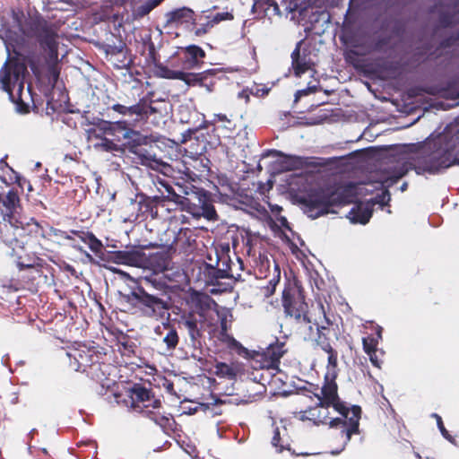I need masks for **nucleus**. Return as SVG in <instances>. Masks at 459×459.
Masks as SVG:
<instances>
[{
    "instance_id": "obj_1",
    "label": "nucleus",
    "mask_w": 459,
    "mask_h": 459,
    "mask_svg": "<svg viewBox=\"0 0 459 459\" xmlns=\"http://www.w3.org/2000/svg\"><path fill=\"white\" fill-rule=\"evenodd\" d=\"M456 139L454 137L446 146H441L442 143L446 142V135L437 139L431 134L420 143V151L413 157L398 163L386 173L381 181L384 189L371 199V204H378L381 208L388 205L391 201L388 189L406 176L410 170H414L417 175H437L454 166L455 160H453L449 152L455 146Z\"/></svg>"
},
{
    "instance_id": "obj_2",
    "label": "nucleus",
    "mask_w": 459,
    "mask_h": 459,
    "mask_svg": "<svg viewBox=\"0 0 459 459\" xmlns=\"http://www.w3.org/2000/svg\"><path fill=\"white\" fill-rule=\"evenodd\" d=\"M433 36L438 41L434 46L431 41L422 45L421 54L428 60H436L450 53L455 47H459V0H454L451 10H439Z\"/></svg>"
},
{
    "instance_id": "obj_3",
    "label": "nucleus",
    "mask_w": 459,
    "mask_h": 459,
    "mask_svg": "<svg viewBox=\"0 0 459 459\" xmlns=\"http://www.w3.org/2000/svg\"><path fill=\"white\" fill-rule=\"evenodd\" d=\"M128 291H117L121 303L127 313L151 320H169L171 307L170 299L150 293L144 288L134 289L127 286Z\"/></svg>"
},
{
    "instance_id": "obj_4",
    "label": "nucleus",
    "mask_w": 459,
    "mask_h": 459,
    "mask_svg": "<svg viewBox=\"0 0 459 459\" xmlns=\"http://www.w3.org/2000/svg\"><path fill=\"white\" fill-rule=\"evenodd\" d=\"M357 195V186L349 182L344 186L311 189L302 199L304 212L312 220L333 212L331 207L351 204Z\"/></svg>"
},
{
    "instance_id": "obj_5",
    "label": "nucleus",
    "mask_w": 459,
    "mask_h": 459,
    "mask_svg": "<svg viewBox=\"0 0 459 459\" xmlns=\"http://www.w3.org/2000/svg\"><path fill=\"white\" fill-rule=\"evenodd\" d=\"M336 377L337 374L334 372L332 373V376H325V383L321 388V394H316L319 401L318 406L324 410L332 406L338 413L346 418L351 413V417L349 418V428L343 430V432L346 433V441H344L340 450L331 451V455H339L350 442L351 436L359 432V420L361 417L360 406L351 405L349 407L345 402L340 399L337 392Z\"/></svg>"
},
{
    "instance_id": "obj_6",
    "label": "nucleus",
    "mask_w": 459,
    "mask_h": 459,
    "mask_svg": "<svg viewBox=\"0 0 459 459\" xmlns=\"http://www.w3.org/2000/svg\"><path fill=\"white\" fill-rule=\"evenodd\" d=\"M1 39L4 41L8 57L2 68L4 75L1 78L0 82L2 84V89L8 92L10 100L14 101L13 91L17 86L18 91H22L23 77L27 73V69L23 64L19 62L12 63L9 66H7V63L11 57V52L17 54L15 48L21 43V41H22V39L10 30L6 31L4 36H1Z\"/></svg>"
},
{
    "instance_id": "obj_7",
    "label": "nucleus",
    "mask_w": 459,
    "mask_h": 459,
    "mask_svg": "<svg viewBox=\"0 0 459 459\" xmlns=\"http://www.w3.org/2000/svg\"><path fill=\"white\" fill-rule=\"evenodd\" d=\"M114 261L117 264H126L134 267H143L148 262L153 264L158 270L165 271L169 267V255L166 252H157L147 256L143 248L134 247L126 250L114 252Z\"/></svg>"
},
{
    "instance_id": "obj_8",
    "label": "nucleus",
    "mask_w": 459,
    "mask_h": 459,
    "mask_svg": "<svg viewBox=\"0 0 459 459\" xmlns=\"http://www.w3.org/2000/svg\"><path fill=\"white\" fill-rule=\"evenodd\" d=\"M281 301L286 316L293 318L299 324L311 323L307 316L308 306L300 290L285 288L282 291Z\"/></svg>"
},
{
    "instance_id": "obj_9",
    "label": "nucleus",
    "mask_w": 459,
    "mask_h": 459,
    "mask_svg": "<svg viewBox=\"0 0 459 459\" xmlns=\"http://www.w3.org/2000/svg\"><path fill=\"white\" fill-rule=\"evenodd\" d=\"M114 272L120 274L123 279H126L130 281L127 286L134 289L144 288L148 290L150 293H154L155 295L163 297L164 299H170L171 287L162 276L157 273L144 276L140 279H134L130 276L129 273L123 272L120 269H116Z\"/></svg>"
},
{
    "instance_id": "obj_10",
    "label": "nucleus",
    "mask_w": 459,
    "mask_h": 459,
    "mask_svg": "<svg viewBox=\"0 0 459 459\" xmlns=\"http://www.w3.org/2000/svg\"><path fill=\"white\" fill-rule=\"evenodd\" d=\"M20 198L17 191L10 189L6 194L0 193V216L3 221H11L18 225L21 224L19 219H22L20 215Z\"/></svg>"
},
{
    "instance_id": "obj_11",
    "label": "nucleus",
    "mask_w": 459,
    "mask_h": 459,
    "mask_svg": "<svg viewBox=\"0 0 459 459\" xmlns=\"http://www.w3.org/2000/svg\"><path fill=\"white\" fill-rule=\"evenodd\" d=\"M365 74L375 77L397 78L402 74V65L397 61H389L384 58H377L375 62L366 63L362 66Z\"/></svg>"
},
{
    "instance_id": "obj_12",
    "label": "nucleus",
    "mask_w": 459,
    "mask_h": 459,
    "mask_svg": "<svg viewBox=\"0 0 459 459\" xmlns=\"http://www.w3.org/2000/svg\"><path fill=\"white\" fill-rule=\"evenodd\" d=\"M134 160L136 163L154 170H160L168 167V163L158 158L154 148L152 145L143 146L131 150Z\"/></svg>"
},
{
    "instance_id": "obj_13",
    "label": "nucleus",
    "mask_w": 459,
    "mask_h": 459,
    "mask_svg": "<svg viewBox=\"0 0 459 459\" xmlns=\"http://www.w3.org/2000/svg\"><path fill=\"white\" fill-rule=\"evenodd\" d=\"M195 14L193 9L183 6L165 13V27H178L182 24L195 25Z\"/></svg>"
},
{
    "instance_id": "obj_14",
    "label": "nucleus",
    "mask_w": 459,
    "mask_h": 459,
    "mask_svg": "<svg viewBox=\"0 0 459 459\" xmlns=\"http://www.w3.org/2000/svg\"><path fill=\"white\" fill-rule=\"evenodd\" d=\"M180 324L186 330L190 343L195 349L202 345L203 321L198 320L193 313L181 317Z\"/></svg>"
},
{
    "instance_id": "obj_15",
    "label": "nucleus",
    "mask_w": 459,
    "mask_h": 459,
    "mask_svg": "<svg viewBox=\"0 0 459 459\" xmlns=\"http://www.w3.org/2000/svg\"><path fill=\"white\" fill-rule=\"evenodd\" d=\"M22 33L26 37L37 38L39 44H49L51 37L56 36L55 31L47 24L46 22L31 21L25 29L21 28Z\"/></svg>"
},
{
    "instance_id": "obj_16",
    "label": "nucleus",
    "mask_w": 459,
    "mask_h": 459,
    "mask_svg": "<svg viewBox=\"0 0 459 459\" xmlns=\"http://www.w3.org/2000/svg\"><path fill=\"white\" fill-rule=\"evenodd\" d=\"M182 54L183 67L186 70L198 68L205 57V51L199 46L192 44L179 48Z\"/></svg>"
},
{
    "instance_id": "obj_17",
    "label": "nucleus",
    "mask_w": 459,
    "mask_h": 459,
    "mask_svg": "<svg viewBox=\"0 0 459 459\" xmlns=\"http://www.w3.org/2000/svg\"><path fill=\"white\" fill-rule=\"evenodd\" d=\"M301 15L307 16L309 27L306 30H318L316 33L324 32L330 23L331 16L326 11L314 10V8L305 9L300 12Z\"/></svg>"
},
{
    "instance_id": "obj_18",
    "label": "nucleus",
    "mask_w": 459,
    "mask_h": 459,
    "mask_svg": "<svg viewBox=\"0 0 459 459\" xmlns=\"http://www.w3.org/2000/svg\"><path fill=\"white\" fill-rule=\"evenodd\" d=\"M21 221L15 225L11 221H4L3 225L0 226V237L3 242L14 249L17 247H22L21 242L18 239V236H22L21 229H24V221L19 219Z\"/></svg>"
},
{
    "instance_id": "obj_19",
    "label": "nucleus",
    "mask_w": 459,
    "mask_h": 459,
    "mask_svg": "<svg viewBox=\"0 0 459 459\" xmlns=\"http://www.w3.org/2000/svg\"><path fill=\"white\" fill-rule=\"evenodd\" d=\"M446 134V142L442 143L441 146H446L450 140H453L454 137H456V143L455 146L451 149L450 155L453 157V160H455V165L459 166V151L457 150V147L459 145V116L455 117L453 121L448 123L444 130L439 133L437 135H436L437 139H440L442 136H445Z\"/></svg>"
},
{
    "instance_id": "obj_20",
    "label": "nucleus",
    "mask_w": 459,
    "mask_h": 459,
    "mask_svg": "<svg viewBox=\"0 0 459 459\" xmlns=\"http://www.w3.org/2000/svg\"><path fill=\"white\" fill-rule=\"evenodd\" d=\"M160 198L158 196H148L143 193H139L135 195V199L132 202L133 204L137 205V217L147 218L148 215L153 217L154 209L159 204Z\"/></svg>"
},
{
    "instance_id": "obj_21",
    "label": "nucleus",
    "mask_w": 459,
    "mask_h": 459,
    "mask_svg": "<svg viewBox=\"0 0 459 459\" xmlns=\"http://www.w3.org/2000/svg\"><path fill=\"white\" fill-rule=\"evenodd\" d=\"M190 300L195 307L196 313L203 318L204 317L205 313L212 308V306L215 305V301L212 297L199 290L192 291L190 294Z\"/></svg>"
},
{
    "instance_id": "obj_22",
    "label": "nucleus",
    "mask_w": 459,
    "mask_h": 459,
    "mask_svg": "<svg viewBox=\"0 0 459 459\" xmlns=\"http://www.w3.org/2000/svg\"><path fill=\"white\" fill-rule=\"evenodd\" d=\"M217 73V69H208L201 73H190L184 71V75H182L181 81L189 87H202L203 84H205V81L213 77Z\"/></svg>"
},
{
    "instance_id": "obj_23",
    "label": "nucleus",
    "mask_w": 459,
    "mask_h": 459,
    "mask_svg": "<svg viewBox=\"0 0 459 459\" xmlns=\"http://www.w3.org/2000/svg\"><path fill=\"white\" fill-rule=\"evenodd\" d=\"M391 41L390 35H377L370 38L365 47L368 53H386L391 49Z\"/></svg>"
},
{
    "instance_id": "obj_24",
    "label": "nucleus",
    "mask_w": 459,
    "mask_h": 459,
    "mask_svg": "<svg viewBox=\"0 0 459 459\" xmlns=\"http://www.w3.org/2000/svg\"><path fill=\"white\" fill-rule=\"evenodd\" d=\"M204 273L207 277V282L212 285H215L221 279H230L233 277V274L226 269L217 266V264L213 265L211 264H204Z\"/></svg>"
},
{
    "instance_id": "obj_25",
    "label": "nucleus",
    "mask_w": 459,
    "mask_h": 459,
    "mask_svg": "<svg viewBox=\"0 0 459 459\" xmlns=\"http://www.w3.org/2000/svg\"><path fill=\"white\" fill-rule=\"evenodd\" d=\"M124 138L127 140V149L129 152H131V150L147 146L151 142L148 135L143 134L134 129H127L124 134Z\"/></svg>"
},
{
    "instance_id": "obj_26",
    "label": "nucleus",
    "mask_w": 459,
    "mask_h": 459,
    "mask_svg": "<svg viewBox=\"0 0 459 459\" xmlns=\"http://www.w3.org/2000/svg\"><path fill=\"white\" fill-rule=\"evenodd\" d=\"M270 156L282 158L281 162V169L284 170H292L299 163V157L292 156V155H286L282 152L274 150V149L266 150L262 154V158H266V157H270Z\"/></svg>"
},
{
    "instance_id": "obj_27",
    "label": "nucleus",
    "mask_w": 459,
    "mask_h": 459,
    "mask_svg": "<svg viewBox=\"0 0 459 459\" xmlns=\"http://www.w3.org/2000/svg\"><path fill=\"white\" fill-rule=\"evenodd\" d=\"M164 0H147L142 4H136L132 9V18L134 21H140L147 16L153 9L159 6Z\"/></svg>"
},
{
    "instance_id": "obj_28",
    "label": "nucleus",
    "mask_w": 459,
    "mask_h": 459,
    "mask_svg": "<svg viewBox=\"0 0 459 459\" xmlns=\"http://www.w3.org/2000/svg\"><path fill=\"white\" fill-rule=\"evenodd\" d=\"M373 213L372 205L367 204L365 207L352 208L349 212L348 218L351 223L367 224Z\"/></svg>"
},
{
    "instance_id": "obj_29",
    "label": "nucleus",
    "mask_w": 459,
    "mask_h": 459,
    "mask_svg": "<svg viewBox=\"0 0 459 459\" xmlns=\"http://www.w3.org/2000/svg\"><path fill=\"white\" fill-rule=\"evenodd\" d=\"M96 355L90 353V351H77L74 355V363H76V371L85 372L86 368L96 366Z\"/></svg>"
},
{
    "instance_id": "obj_30",
    "label": "nucleus",
    "mask_w": 459,
    "mask_h": 459,
    "mask_svg": "<svg viewBox=\"0 0 459 459\" xmlns=\"http://www.w3.org/2000/svg\"><path fill=\"white\" fill-rule=\"evenodd\" d=\"M197 202L200 203L199 205V212L198 218L204 217L208 221H216L217 220V212L214 208V205L210 202L209 193L205 192V198L198 197Z\"/></svg>"
},
{
    "instance_id": "obj_31",
    "label": "nucleus",
    "mask_w": 459,
    "mask_h": 459,
    "mask_svg": "<svg viewBox=\"0 0 459 459\" xmlns=\"http://www.w3.org/2000/svg\"><path fill=\"white\" fill-rule=\"evenodd\" d=\"M93 149L97 152H110L114 155L124 153V148L108 138H101L93 143Z\"/></svg>"
},
{
    "instance_id": "obj_32",
    "label": "nucleus",
    "mask_w": 459,
    "mask_h": 459,
    "mask_svg": "<svg viewBox=\"0 0 459 459\" xmlns=\"http://www.w3.org/2000/svg\"><path fill=\"white\" fill-rule=\"evenodd\" d=\"M254 4L252 7V11L255 8H259L263 10L265 15L273 14V15H282V12L278 4V0H253Z\"/></svg>"
},
{
    "instance_id": "obj_33",
    "label": "nucleus",
    "mask_w": 459,
    "mask_h": 459,
    "mask_svg": "<svg viewBox=\"0 0 459 459\" xmlns=\"http://www.w3.org/2000/svg\"><path fill=\"white\" fill-rule=\"evenodd\" d=\"M81 240L87 244L89 248L99 257L103 255L104 246L91 231L81 232Z\"/></svg>"
},
{
    "instance_id": "obj_34",
    "label": "nucleus",
    "mask_w": 459,
    "mask_h": 459,
    "mask_svg": "<svg viewBox=\"0 0 459 459\" xmlns=\"http://www.w3.org/2000/svg\"><path fill=\"white\" fill-rule=\"evenodd\" d=\"M314 65L315 63L310 58V51L304 48L300 55V59H299L293 66L294 75L296 77H301L306 71L311 69Z\"/></svg>"
},
{
    "instance_id": "obj_35",
    "label": "nucleus",
    "mask_w": 459,
    "mask_h": 459,
    "mask_svg": "<svg viewBox=\"0 0 459 459\" xmlns=\"http://www.w3.org/2000/svg\"><path fill=\"white\" fill-rule=\"evenodd\" d=\"M355 19L350 16V8L347 10L344 21L342 25V34L340 35V40L347 44L354 39L353 26Z\"/></svg>"
},
{
    "instance_id": "obj_36",
    "label": "nucleus",
    "mask_w": 459,
    "mask_h": 459,
    "mask_svg": "<svg viewBox=\"0 0 459 459\" xmlns=\"http://www.w3.org/2000/svg\"><path fill=\"white\" fill-rule=\"evenodd\" d=\"M285 342L276 340L274 342L270 343L266 349V355L270 358L272 363L278 364L281 358L285 354L284 350Z\"/></svg>"
},
{
    "instance_id": "obj_37",
    "label": "nucleus",
    "mask_w": 459,
    "mask_h": 459,
    "mask_svg": "<svg viewBox=\"0 0 459 459\" xmlns=\"http://www.w3.org/2000/svg\"><path fill=\"white\" fill-rule=\"evenodd\" d=\"M157 68V75L160 78L169 79V80H180L182 75H184V71L181 70H172L169 68L167 65L160 64L156 66Z\"/></svg>"
},
{
    "instance_id": "obj_38",
    "label": "nucleus",
    "mask_w": 459,
    "mask_h": 459,
    "mask_svg": "<svg viewBox=\"0 0 459 459\" xmlns=\"http://www.w3.org/2000/svg\"><path fill=\"white\" fill-rule=\"evenodd\" d=\"M24 221V229H21V232L22 235H34V236H44L42 232V227L39 224V222L34 218H30L27 220L22 217Z\"/></svg>"
},
{
    "instance_id": "obj_39",
    "label": "nucleus",
    "mask_w": 459,
    "mask_h": 459,
    "mask_svg": "<svg viewBox=\"0 0 459 459\" xmlns=\"http://www.w3.org/2000/svg\"><path fill=\"white\" fill-rule=\"evenodd\" d=\"M137 106L141 109L139 113H137V117L141 119H146L151 115L158 113V108L152 105V101H148L146 99H141L137 102Z\"/></svg>"
},
{
    "instance_id": "obj_40",
    "label": "nucleus",
    "mask_w": 459,
    "mask_h": 459,
    "mask_svg": "<svg viewBox=\"0 0 459 459\" xmlns=\"http://www.w3.org/2000/svg\"><path fill=\"white\" fill-rule=\"evenodd\" d=\"M131 394L133 399L136 400L137 402L143 403L151 400V390L140 384H135L131 388Z\"/></svg>"
},
{
    "instance_id": "obj_41",
    "label": "nucleus",
    "mask_w": 459,
    "mask_h": 459,
    "mask_svg": "<svg viewBox=\"0 0 459 459\" xmlns=\"http://www.w3.org/2000/svg\"><path fill=\"white\" fill-rule=\"evenodd\" d=\"M165 328H169V332L163 338V342L166 343L168 350H174L178 344V334L176 329L170 328L169 323H163Z\"/></svg>"
},
{
    "instance_id": "obj_42",
    "label": "nucleus",
    "mask_w": 459,
    "mask_h": 459,
    "mask_svg": "<svg viewBox=\"0 0 459 459\" xmlns=\"http://www.w3.org/2000/svg\"><path fill=\"white\" fill-rule=\"evenodd\" d=\"M200 203H195L191 198L185 196L180 205V210L188 212L195 218H198Z\"/></svg>"
},
{
    "instance_id": "obj_43",
    "label": "nucleus",
    "mask_w": 459,
    "mask_h": 459,
    "mask_svg": "<svg viewBox=\"0 0 459 459\" xmlns=\"http://www.w3.org/2000/svg\"><path fill=\"white\" fill-rule=\"evenodd\" d=\"M229 252H230L229 246H227L226 251L222 250V252L221 254L216 252V256H217L216 264H217V266L224 268V269H226V271L231 273V264L233 263L229 256V254H228Z\"/></svg>"
},
{
    "instance_id": "obj_44",
    "label": "nucleus",
    "mask_w": 459,
    "mask_h": 459,
    "mask_svg": "<svg viewBox=\"0 0 459 459\" xmlns=\"http://www.w3.org/2000/svg\"><path fill=\"white\" fill-rule=\"evenodd\" d=\"M178 187L185 195H192L196 201L198 200V197H201V199L205 198L206 190L204 188L196 187L193 185H187L184 186H178Z\"/></svg>"
},
{
    "instance_id": "obj_45",
    "label": "nucleus",
    "mask_w": 459,
    "mask_h": 459,
    "mask_svg": "<svg viewBox=\"0 0 459 459\" xmlns=\"http://www.w3.org/2000/svg\"><path fill=\"white\" fill-rule=\"evenodd\" d=\"M111 108L123 115V116H136L137 117V113H139L141 111V109L139 108V107L137 106V103L134 104V105H132V106H129V107H126L125 105H122V104H114Z\"/></svg>"
},
{
    "instance_id": "obj_46",
    "label": "nucleus",
    "mask_w": 459,
    "mask_h": 459,
    "mask_svg": "<svg viewBox=\"0 0 459 459\" xmlns=\"http://www.w3.org/2000/svg\"><path fill=\"white\" fill-rule=\"evenodd\" d=\"M323 329H325V327L319 326L316 324V330H317V333H318L316 342L320 346V348L327 353V352L334 351V349L331 346L328 338L322 333Z\"/></svg>"
},
{
    "instance_id": "obj_47",
    "label": "nucleus",
    "mask_w": 459,
    "mask_h": 459,
    "mask_svg": "<svg viewBox=\"0 0 459 459\" xmlns=\"http://www.w3.org/2000/svg\"><path fill=\"white\" fill-rule=\"evenodd\" d=\"M215 368H216V375L218 377H227L230 379H233L236 377V373H235L233 368L225 362L217 363Z\"/></svg>"
},
{
    "instance_id": "obj_48",
    "label": "nucleus",
    "mask_w": 459,
    "mask_h": 459,
    "mask_svg": "<svg viewBox=\"0 0 459 459\" xmlns=\"http://www.w3.org/2000/svg\"><path fill=\"white\" fill-rule=\"evenodd\" d=\"M320 409H322V408L318 405L314 408H310L308 411L309 417H307V419L314 420L316 424H317V422H316V420H317L318 422H321V423H325V420L328 417L327 409L324 412Z\"/></svg>"
},
{
    "instance_id": "obj_49",
    "label": "nucleus",
    "mask_w": 459,
    "mask_h": 459,
    "mask_svg": "<svg viewBox=\"0 0 459 459\" xmlns=\"http://www.w3.org/2000/svg\"><path fill=\"white\" fill-rule=\"evenodd\" d=\"M42 48L47 49L48 51V58L53 63H56L58 58V51H57V45L55 40V36L51 37L49 44L42 43L40 44Z\"/></svg>"
},
{
    "instance_id": "obj_50",
    "label": "nucleus",
    "mask_w": 459,
    "mask_h": 459,
    "mask_svg": "<svg viewBox=\"0 0 459 459\" xmlns=\"http://www.w3.org/2000/svg\"><path fill=\"white\" fill-rule=\"evenodd\" d=\"M327 353V372L325 376H332V373L333 372L337 374L338 353L335 350Z\"/></svg>"
},
{
    "instance_id": "obj_51",
    "label": "nucleus",
    "mask_w": 459,
    "mask_h": 459,
    "mask_svg": "<svg viewBox=\"0 0 459 459\" xmlns=\"http://www.w3.org/2000/svg\"><path fill=\"white\" fill-rule=\"evenodd\" d=\"M126 48V44L122 41V39L118 40V44H109L105 43L103 45V49L107 55L115 56L123 52Z\"/></svg>"
},
{
    "instance_id": "obj_52",
    "label": "nucleus",
    "mask_w": 459,
    "mask_h": 459,
    "mask_svg": "<svg viewBox=\"0 0 459 459\" xmlns=\"http://www.w3.org/2000/svg\"><path fill=\"white\" fill-rule=\"evenodd\" d=\"M351 413H350L347 418L343 417V416H342V418H333L329 421V426H330V428L341 427L342 428V430H341L342 436L344 435L346 437V433L343 432V430L349 428V418H351Z\"/></svg>"
},
{
    "instance_id": "obj_53",
    "label": "nucleus",
    "mask_w": 459,
    "mask_h": 459,
    "mask_svg": "<svg viewBox=\"0 0 459 459\" xmlns=\"http://www.w3.org/2000/svg\"><path fill=\"white\" fill-rule=\"evenodd\" d=\"M89 124L94 126V128H97L101 133L106 134L113 130L111 122L100 118H93L91 121H89Z\"/></svg>"
},
{
    "instance_id": "obj_54",
    "label": "nucleus",
    "mask_w": 459,
    "mask_h": 459,
    "mask_svg": "<svg viewBox=\"0 0 459 459\" xmlns=\"http://www.w3.org/2000/svg\"><path fill=\"white\" fill-rule=\"evenodd\" d=\"M278 4L282 12V15H288L289 13L295 12L298 7L297 4L292 0H278Z\"/></svg>"
},
{
    "instance_id": "obj_55",
    "label": "nucleus",
    "mask_w": 459,
    "mask_h": 459,
    "mask_svg": "<svg viewBox=\"0 0 459 459\" xmlns=\"http://www.w3.org/2000/svg\"><path fill=\"white\" fill-rule=\"evenodd\" d=\"M362 344H363V350L368 355L370 353L378 351V350H377L378 340L377 339L371 338L368 340L367 338H363Z\"/></svg>"
},
{
    "instance_id": "obj_56",
    "label": "nucleus",
    "mask_w": 459,
    "mask_h": 459,
    "mask_svg": "<svg viewBox=\"0 0 459 459\" xmlns=\"http://www.w3.org/2000/svg\"><path fill=\"white\" fill-rule=\"evenodd\" d=\"M166 191L168 193V197L170 201L174 202L178 206L180 205L183 201L185 195H182L179 193H177L175 189L171 186H166Z\"/></svg>"
},
{
    "instance_id": "obj_57",
    "label": "nucleus",
    "mask_w": 459,
    "mask_h": 459,
    "mask_svg": "<svg viewBox=\"0 0 459 459\" xmlns=\"http://www.w3.org/2000/svg\"><path fill=\"white\" fill-rule=\"evenodd\" d=\"M317 91H318L317 85H311V86H307L305 89L299 90L296 91V93L294 95V102H298L301 97L309 95L311 93H315Z\"/></svg>"
},
{
    "instance_id": "obj_58",
    "label": "nucleus",
    "mask_w": 459,
    "mask_h": 459,
    "mask_svg": "<svg viewBox=\"0 0 459 459\" xmlns=\"http://www.w3.org/2000/svg\"><path fill=\"white\" fill-rule=\"evenodd\" d=\"M233 19V15L230 13L225 12V13H216L212 20H210V25H216L219 22L226 20H231Z\"/></svg>"
},
{
    "instance_id": "obj_59",
    "label": "nucleus",
    "mask_w": 459,
    "mask_h": 459,
    "mask_svg": "<svg viewBox=\"0 0 459 459\" xmlns=\"http://www.w3.org/2000/svg\"><path fill=\"white\" fill-rule=\"evenodd\" d=\"M274 271L276 273V275L273 276L269 281V285L272 287V290L273 291L274 290L275 287L280 282V279H281V269H280V266H279V264L277 263H275V264H274Z\"/></svg>"
},
{
    "instance_id": "obj_60",
    "label": "nucleus",
    "mask_w": 459,
    "mask_h": 459,
    "mask_svg": "<svg viewBox=\"0 0 459 459\" xmlns=\"http://www.w3.org/2000/svg\"><path fill=\"white\" fill-rule=\"evenodd\" d=\"M303 43V40H299L294 48V50L291 53V64L292 67L295 65V64L298 62L299 59H300V55L302 54L300 52V47Z\"/></svg>"
},
{
    "instance_id": "obj_61",
    "label": "nucleus",
    "mask_w": 459,
    "mask_h": 459,
    "mask_svg": "<svg viewBox=\"0 0 459 459\" xmlns=\"http://www.w3.org/2000/svg\"><path fill=\"white\" fill-rule=\"evenodd\" d=\"M437 428L441 433V435L446 439L448 440L449 442L453 443L454 442V438L452 437V436L449 434V432L446 430V429L445 428L444 426V423H443V420H442V418H438V423H437Z\"/></svg>"
},
{
    "instance_id": "obj_62",
    "label": "nucleus",
    "mask_w": 459,
    "mask_h": 459,
    "mask_svg": "<svg viewBox=\"0 0 459 459\" xmlns=\"http://www.w3.org/2000/svg\"><path fill=\"white\" fill-rule=\"evenodd\" d=\"M281 439L280 430L276 428L273 431V437L272 438V446L278 448V452H281L284 449L283 446L279 445V441Z\"/></svg>"
},
{
    "instance_id": "obj_63",
    "label": "nucleus",
    "mask_w": 459,
    "mask_h": 459,
    "mask_svg": "<svg viewBox=\"0 0 459 459\" xmlns=\"http://www.w3.org/2000/svg\"><path fill=\"white\" fill-rule=\"evenodd\" d=\"M212 27L213 25H210V21H208L206 23L202 24L200 27L195 30V35L197 37H201L206 34L209 31V30Z\"/></svg>"
},
{
    "instance_id": "obj_64",
    "label": "nucleus",
    "mask_w": 459,
    "mask_h": 459,
    "mask_svg": "<svg viewBox=\"0 0 459 459\" xmlns=\"http://www.w3.org/2000/svg\"><path fill=\"white\" fill-rule=\"evenodd\" d=\"M13 173L14 174V180L17 186L23 190L24 186L29 182L24 177H22L21 174L15 172L13 170Z\"/></svg>"
}]
</instances>
